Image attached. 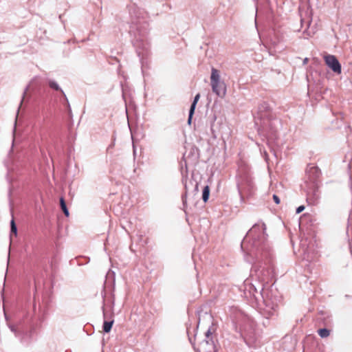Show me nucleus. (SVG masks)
I'll return each instance as SVG.
<instances>
[{
	"mask_svg": "<svg viewBox=\"0 0 352 352\" xmlns=\"http://www.w3.org/2000/svg\"><path fill=\"white\" fill-rule=\"evenodd\" d=\"M198 351L199 352H214V346L212 342L206 340L199 344Z\"/></svg>",
	"mask_w": 352,
	"mask_h": 352,
	"instance_id": "7ed1b4c3",
	"label": "nucleus"
},
{
	"mask_svg": "<svg viewBox=\"0 0 352 352\" xmlns=\"http://www.w3.org/2000/svg\"><path fill=\"white\" fill-rule=\"evenodd\" d=\"M265 229H266V228H265V225L264 223L256 224L250 229L248 234L249 235L252 234L256 232L257 231H262L263 233L264 234Z\"/></svg>",
	"mask_w": 352,
	"mask_h": 352,
	"instance_id": "39448f33",
	"label": "nucleus"
},
{
	"mask_svg": "<svg viewBox=\"0 0 352 352\" xmlns=\"http://www.w3.org/2000/svg\"><path fill=\"white\" fill-rule=\"evenodd\" d=\"M309 61V59L307 58H304L303 60V65H306Z\"/></svg>",
	"mask_w": 352,
	"mask_h": 352,
	"instance_id": "2eb2a0df",
	"label": "nucleus"
},
{
	"mask_svg": "<svg viewBox=\"0 0 352 352\" xmlns=\"http://www.w3.org/2000/svg\"><path fill=\"white\" fill-rule=\"evenodd\" d=\"M200 98V94H197L195 98H194V100L190 106V111H189V116H188V124H190L191 123V120H192V116L194 114V112H195V108H196V105L199 101Z\"/></svg>",
	"mask_w": 352,
	"mask_h": 352,
	"instance_id": "20e7f679",
	"label": "nucleus"
},
{
	"mask_svg": "<svg viewBox=\"0 0 352 352\" xmlns=\"http://www.w3.org/2000/svg\"><path fill=\"white\" fill-rule=\"evenodd\" d=\"M60 206H61V208L64 212V214L67 217L69 216V212H68V210L67 208V206H66V204L65 203V201L63 198L60 199Z\"/></svg>",
	"mask_w": 352,
	"mask_h": 352,
	"instance_id": "9b49d317",
	"label": "nucleus"
},
{
	"mask_svg": "<svg viewBox=\"0 0 352 352\" xmlns=\"http://www.w3.org/2000/svg\"><path fill=\"white\" fill-rule=\"evenodd\" d=\"M318 334L321 338H327L330 334V331L327 329H320L318 330Z\"/></svg>",
	"mask_w": 352,
	"mask_h": 352,
	"instance_id": "1a4fd4ad",
	"label": "nucleus"
},
{
	"mask_svg": "<svg viewBox=\"0 0 352 352\" xmlns=\"http://www.w3.org/2000/svg\"><path fill=\"white\" fill-rule=\"evenodd\" d=\"M310 23L311 21H307V23H308V29L305 30V32L307 33V34L309 36H312L313 34H314L315 33V30L313 29V28H311L310 27Z\"/></svg>",
	"mask_w": 352,
	"mask_h": 352,
	"instance_id": "f8f14e48",
	"label": "nucleus"
},
{
	"mask_svg": "<svg viewBox=\"0 0 352 352\" xmlns=\"http://www.w3.org/2000/svg\"><path fill=\"white\" fill-rule=\"evenodd\" d=\"M49 86L53 89H55L57 91L60 90L63 93V91L60 89V88L59 85L57 84V82H56L54 80H49Z\"/></svg>",
	"mask_w": 352,
	"mask_h": 352,
	"instance_id": "9d476101",
	"label": "nucleus"
},
{
	"mask_svg": "<svg viewBox=\"0 0 352 352\" xmlns=\"http://www.w3.org/2000/svg\"><path fill=\"white\" fill-rule=\"evenodd\" d=\"M113 321H105L103 324V330L104 332L108 333L111 331Z\"/></svg>",
	"mask_w": 352,
	"mask_h": 352,
	"instance_id": "6e6552de",
	"label": "nucleus"
},
{
	"mask_svg": "<svg viewBox=\"0 0 352 352\" xmlns=\"http://www.w3.org/2000/svg\"><path fill=\"white\" fill-rule=\"evenodd\" d=\"M305 210V206H300L299 207L297 208L296 209V213L297 214H299L301 212H302L303 210Z\"/></svg>",
	"mask_w": 352,
	"mask_h": 352,
	"instance_id": "ddd939ff",
	"label": "nucleus"
},
{
	"mask_svg": "<svg viewBox=\"0 0 352 352\" xmlns=\"http://www.w3.org/2000/svg\"><path fill=\"white\" fill-rule=\"evenodd\" d=\"M267 311L269 313V314H273L270 310H267Z\"/></svg>",
	"mask_w": 352,
	"mask_h": 352,
	"instance_id": "dca6fc26",
	"label": "nucleus"
},
{
	"mask_svg": "<svg viewBox=\"0 0 352 352\" xmlns=\"http://www.w3.org/2000/svg\"><path fill=\"white\" fill-rule=\"evenodd\" d=\"M326 65L336 74L342 72L341 65L333 55L327 54L324 56Z\"/></svg>",
	"mask_w": 352,
	"mask_h": 352,
	"instance_id": "f03ea898",
	"label": "nucleus"
},
{
	"mask_svg": "<svg viewBox=\"0 0 352 352\" xmlns=\"http://www.w3.org/2000/svg\"><path fill=\"white\" fill-rule=\"evenodd\" d=\"M209 333H210V331H207V333H206L207 336H208Z\"/></svg>",
	"mask_w": 352,
	"mask_h": 352,
	"instance_id": "f3484780",
	"label": "nucleus"
},
{
	"mask_svg": "<svg viewBox=\"0 0 352 352\" xmlns=\"http://www.w3.org/2000/svg\"><path fill=\"white\" fill-rule=\"evenodd\" d=\"M209 193H210L209 187L208 186H205L204 188L203 195H202V198H203V200L204 202H206L208 200Z\"/></svg>",
	"mask_w": 352,
	"mask_h": 352,
	"instance_id": "0eeeda50",
	"label": "nucleus"
},
{
	"mask_svg": "<svg viewBox=\"0 0 352 352\" xmlns=\"http://www.w3.org/2000/svg\"><path fill=\"white\" fill-rule=\"evenodd\" d=\"M10 227H11L10 239H12V234H14L15 236H16V234H17V228H16L14 220L13 219H12V221L10 222Z\"/></svg>",
	"mask_w": 352,
	"mask_h": 352,
	"instance_id": "423d86ee",
	"label": "nucleus"
},
{
	"mask_svg": "<svg viewBox=\"0 0 352 352\" xmlns=\"http://www.w3.org/2000/svg\"><path fill=\"white\" fill-rule=\"evenodd\" d=\"M210 85L212 91L219 97L224 98L226 95L227 87L226 83L221 80L219 72L212 68L210 76Z\"/></svg>",
	"mask_w": 352,
	"mask_h": 352,
	"instance_id": "f257e3e1",
	"label": "nucleus"
},
{
	"mask_svg": "<svg viewBox=\"0 0 352 352\" xmlns=\"http://www.w3.org/2000/svg\"><path fill=\"white\" fill-rule=\"evenodd\" d=\"M273 199L276 204H278L280 203V199L278 198V197L277 195H274Z\"/></svg>",
	"mask_w": 352,
	"mask_h": 352,
	"instance_id": "4468645a",
	"label": "nucleus"
}]
</instances>
